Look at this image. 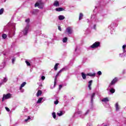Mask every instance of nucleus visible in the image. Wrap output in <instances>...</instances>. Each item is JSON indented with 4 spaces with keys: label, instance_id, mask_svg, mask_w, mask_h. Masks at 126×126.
<instances>
[{
    "label": "nucleus",
    "instance_id": "53",
    "mask_svg": "<svg viewBox=\"0 0 126 126\" xmlns=\"http://www.w3.org/2000/svg\"><path fill=\"white\" fill-rule=\"evenodd\" d=\"M4 56H5V54H3Z\"/></svg>",
    "mask_w": 126,
    "mask_h": 126
},
{
    "label": "nucleus",
    "instance_id": "22",
    "mask_svg": "<svg viewBox=\"0 0 126 126\" xmlns=\"http://www.w3.org/2000/svg\"><path fill=\"white\" fill-rule=\"evenodd\" d=\"M41 95H42V91L41 90L38 91L36 94L37 97H39V96H41Z\"/></svg>",
    "mask_w": 126,
    "mask_h": 126
},
{
    "label": "nucleus",
    "instance_id": "18",
    "mask_svg": "<svg viewBox=\"0 0 126 126\" xmlns=\"http://www.w3.org/2000/svg\"><path fill=\"white\" fill-rule=\"evenodd\" d=\"M110 88H108L107 90H110V93H112V94L113 93H115V92L116 91V90L114 89H110Z\"/></svg>",
    "mask_w": 126,
    "mask_h": 126
},
{
    "label": "nucleus",
    "instance_id": "25",
    "mask_svg": "<svg viewBox=\"0 0 126 126\" xmlns=\"http://www.w3.org/2000/svg\"><path fill=\"white\" fill-rule=\"evenodd\" d=\"M90 113V109H88L86 112L83 114L84 116H87Z\"/></svg>",
    "mask_w": 126,
    "mask_h": 126
},
{
    "label": "nucleus",
    "instance_id": "46",
    "mask_svg": "<svg viewBox=\"0 0 126 126\" xmlns=\"http://www.w3.org/2000/svg\"><path fill=\"white\" fill-rule=\"evenodd\" d=\"M62 87H63V85H59V89L60 90L62 89Z\"/></svg>",
    "mask_w": 126,
    "mask_h": 126
},
{
    "label": "nucleus",
    "instance_id": "16",
    "mask_svg": "<svg viewBox=\"0 0 126 126\" xmlns=\"http://www.w3.org/2000/svg\"><path fill=\"white\" fill-rule=\"evenodd\" d=\"M81 74L83 79H86V76H87V74H86L84 72H82Z\"/></svg>",
    "mask_w": 126,
    "mask_h": 126
},
{
    "label": "nucleus",
    "instance_id": "44",
    "mask_svg": "<svg viewBox=\"0 0 126 126\" xmlns=\"http://www.w3.org/2000/svg\"><path fill=\"white\" fill-rule=\"evenodd\" d=\"M5 110L7 111V112H9V108L8 107H5Z\"/></svg>",
    "mask_w": 126,
    "mask_h": 126
},
{
    "label": "nucleus",
    "instance_id": "5",
    "mask_svg": "<svg viewBox=\"0 0 126 126\" xmlns=\"http://www.w3.org/2000/svg\"><path fill=\"white\" fill-rule=\"evenodd\" d=\"M95 95H96V94L95 93H93L91 96V107H90L91 110L93 109V100L94 99Z\"/></svg>",
    "mask_w": 126,
    "mask_h": 126
},
{
    "label": "nucleus",
    "instance_id": "11",
    "mask_svg": "<svg viewBox=\"0 0 126 126\" xmlns=\"http://www.w3.org/2000/svg\"><path fill=\"white\" fill-rule=\"evenodd\" d=\"M72 27H69L66 29V32L69 35L72 34Z\"/></svg>",
    "mask_w": 126,
    "mask_h": 126
},
{
    "label": "nucleus",
    "instance_id": "50",
    "mask_svg": "<svg viewBox=\"0 0 126 126\" xmlns=\"http://www.w3.org/2000/svg\"><path fill=\"white\" fill-rule=\"evenodd\" d=\"M35 11H38V10L36 9L35 10Z\"/></svg>",
    "mask_w": 126,
    "mask_h": 126
},
{
    "label": "nucleus",
    "instance_id": "41",
    "mask_svg": "<svg viewBox=\"0 0 126 126\" xmlns=\"http://www.w3.org/2000/svg\"><path fill=\"white\" fill-rule=\"evenodd\" d=\"M98 75H102V72L101 71H99L97 72Z\"/></svg>",
    "mask_w": 126,
    "mask_h": 126
},
{
    "label": "nucleus",
    "instance_id": "4",
    "mask_svg": "<svg viewBox=\"0 0 126 126\" xmlns=\"http://www.w3.org/2000/svg\"><path fill=\"white\" fill-rule=\"evenodd\" d=\"M34 6L36 7H38V8L43 9L44 8V3L42 1V0H38L35 4Z\"/></svg>",
    "mask_w": 126,
    "mask_h": 126
},
{
    "label": "nucleus",
    "instance_id": "36",
    "mask_svg": "<svg viewBox=\"0 0 126 126\" xmlns=\"http://www.w3.org/2000/svg\"><path fill=\"white\" fill-rule=\"evenodd\" d=\"M25 63H26V64L28 66H30V65H31V63H30V62H28V61H26Z\"/></svg>",
    "mask_w": 126,
    "mask_h": 126
},
{
    "label": "nucleus",
    "instance_id": "37",
    "mask_svg": "<svg viewBox=\"0 0 126 126\" xmlns=\"http://www.w3.org/2000/svg\"><path fill=\"white\" fill-rule=\"evenodd\" d=\"M3 11H4V9L3 8L0 9V15H1L3 13Z\"/></svg>",
    "mask_w": 126,
    "mask_h": 126
},
{
    "label": "nucleus",
    "instance_id": "30",
    "mask_svg": "<svg viewBox=\"0 0 126 126\" xmlns=\"http://www.w3.org/2000/svg\"><path fill=\"white\" fill-rule=\"evenodd\" d=\"M83 18V14L82 13H80L79 17V20H81Z\"/></svg>",
    "mask_w": 126,
    "mask_h": 126
},
{
    "label": "nucleus",
    "instance_id": "8",
    "mask_svg": "<svg viewBox=\"0 0 126 126\" xmlns=\"http://www.w3.org/2000/svg\"><path fill=\"white\" fill-rule=\"evenodd\" d=\"M117 26L118 25L116 23L112 22L110 25L108 26V28L110 29V30H111V31H112V32H113V31H114V28L117 27Z\"/></svg>",
    "mask_w": 126,
    "mask_h": 126
},
{
    "label": "nucleus",
    "instance_id": "31",
    "mask_svg": "<svg viewBox=\"0 0 126 126\" xmlns=\"http://www.w3.org/2000/svg\"><path fill=\"white\" fill-rule=\"evenodd\" d=\"M56 10V11H63V8L61 7L57 8Z\"/></svg>",
    "mask_w": 126,
    "mask_h": 126
},
{
    "label": "nucleus",
    "instance_id": "43",
    "mask_svg": "<svg viewBox=\"0 0 126 126\" xmlns=\"http://www.w3.org/2000/svg\"><path fill=\"white\" fill-rule=\"evenodd\" d=\"M45 76H42L41 79H42V80H45Z\"/></svg>",
    "mask_w": 126,
    "mask_h": 126
},
{
    "label": "nucleus",
    "instance_id": "12",
    "mask_svg": "<svg viewBox=\"0 0 126 126\" xmlns=\"http://www.w3.org/2000/svg\"><path fill=\"white\" fill-rule=\"evenodd\" d=\"M34 120V117L31 116H29L28 117V118L26 120H25V123H29V122L31 121H33Z\"/></svg>",
    "mask_w": 126,
    "mask_h": 126
},
{
    "label": "nucleus",
    "instance_id": "51",
    "mask_svg": "<svg viewBox=\"0 0 126 126\" xmlns=\"http://www.w3.org/2000/svg\"><path fill=\"white\" fill-rule=\"evenodd\" d=\"M30 70H31V71H32V69H31Z\"/></svg>",
    "mask_w": 126,
    "mask_h": 126
},
{
    "label": "nucleus",
    "instance_id": "27",
    "mask_svg": "<svg viewBox=\"0 0 126 126\" xmlns=\"http://www.w3.org/2000/svg\"><path fill=\"white\" fill-rule=\"evenodd\" d=\"M7 81V78H4L1 83H0V85H2L3 82H6Z\"/></svg>",
    "mask_w": 126,
    "mask_h": 126
},
{
    "label": "nucleus",
    "instance_id": "34",
    "mask_svg": "<svg viewBox=\"0 0 126 126\" xmlns=\"http://www.w3.org/2000/svg\"><path fill=\"white\" fill-rule=\"evenodd\" d=\"M58 66H59V63H57L54 66V70H58Z\"/></svg>",
    "mask_w": 126,
    "mask_h": 126
},
{
    "label": "nucleus",
    "instance_id": "6",
    "mask_svg": "<svg viewBox=\"0 0 126 126\" xmlns=\"http://www.w3.org/2000/svg\"><path fill=\"white\" fill-rule=\"evenodd\" d=\"M92 18H93L94 23H98V22H101L102 21L99 18L96 17L95 15H92Z\"/></svg>",
    "mask_w": 126,
    "mask_h": 126
},
{
    "label": "nucleus",
    "instance_id": "13",
    "mask_svg": "<svg viewBox=\"0 0 126 126\" xmlns=\"http://www.w3.org/2000/svg\"><path fill=\"white\" fill-rule=\"evenodd\" d=\"M115 108L116 112L120 111V109H121V106H120V105H119L118 102H117L115 104Z\"/></svg>",
    "mask_w": 126,
    "mask_h": 126
},
{
    "label": "nucleus",
    "instance_id": "49",
    "mask_svg": "<svg viewBox=\"0 0 126 126\" xmlns=\"http://www.w3.org/2000/svg\"><path fill=\"white\" fill-rule=\"evenodd\" d=\"M123 72V74H125V73H126V71L124 70Z\"/></svg>",
    "mask_w": 126,
    "mask_h": 126
},
{
    "label": "nucleus",
    "instance_id": "1",
    "mask_svg": "<svg viewBox=\"0 0 126 126\" xmlns=\"http://www.w3.org/2000/svg\"><path fill=\"white\" fill-rule=\"evenodd\" d=\"M25 22L27 23V26L24 30L20 32L19 37H22V36L27 35V33H28V30H29V27H30V25H29V23L30 22V19H26Z\"/></svg>",
    "mask_w": 126,
    "mask_h": 126
},
{
    "label": "nucleus",
    "instance_id": "47",
    "mask_svg": "<svg viewBox=\"0 0 126 126\" xmlns=\"http://www.w3.org/2000/svg\"><path fill=\"white\" fill-rule=\"evenodd\" d=\"M58 29H59V30H60V31H62V28H61V27L59 26Z\"/></svg>",
    "mask_w": 126,
    "mask_h": 126
},
{
    "label": "nucleus",
    "instance_id": "35",
    "mask_svg": "<svg viewBox=\"0 0 126 126\" xmlns=\"http://www.w3.org/2000/svg\"><path fill=\"white\" fill-rule=\"evenodd\" d=\"M63 43H66L67 42V37H64L63 39Z\"/></svg>",
    "mask_w": 126,
    "mask_h": 126
},
{
    "label": "nucleus",
    "instance_id": "23",
    "mask_svg": "<svg viewBox=\"0 0 126 126\" xmlns=\"http://www.w3.org/2000/svg\"><path fill=\"white\" fill-rule=\"evenodd\" d=\"M43 97L39 98L38 99L37 101L36 102V104H40L42 103V101L43 100Z\"/></svg>",
    "mask_w": 126,
    "mask_h": 126
},
{
    "label": "nucleus",
    "instance_id": "19",
    "mask_svg": "<svg viewBox=\"0 0 126 126\" xmlns=\"http://www.w3.org/2000/svg\"><path fill=\"white\" fill-rule=\"evenodd\" d=\"M4 66H5V62H3L0 65V69H2L4 68Z\"/></svg>",
    "mask_w": 126,
    "mask_h": 126
},
{
    "label": "nucleus",
    "instance_id": "2",
    "mask_svg": "<svg viewBox=\"0 0 126 126\" xmlns=\"http://www.w3.org/2000/svg\"><path fill=\"white\" fill-rule=\"evenodd\" d=\"M7 26H10L12 28L9 32V36L11 38L12 36L15 35V24L9 22L8 23Z\"/></svg>",
    "mask_w": 126,
    "mask_h": 126
},
{
    "label": "nucleus",
    "instance_id": "28",
    "mask_svg": "<svg viewBox=\"0 0 126 126\" xmlns=\"http://www.w3.org/2000/svg\"><path fill=\"white\" fill-rule=\"evenodd\" d=\"M2 39H3L4 40H5V39L7 38V35H6L5 33H3L2 34Z\"/></svg>",
    "mask_w": 126,
    "mask_h": 126
},
{
    "label": "nucleus",
    "instance_id": "21",
    "mask_svg": "<svg viewBox=\"0 0 126 126\" xmlns=\"http://www.w3.org/2000/svg\"><path fill=\"white\" fill-rule=\"evenodd\" d=\"M58 18L59 20H63L65 17L63 15H59Z\"/></svg>",
    "mask_w": 126,
    "mask_h": 126
},
{
    "label": "nucleus",
    "instance_id": "20",
    "mask_svg": "<svg viewBox=\"0 0 126 126\" xmlns=\"http://www.w3.org/2000/svg\"><path fill=\"white\" fill-rule=\"evenodd\" d=\"M26 85V82H24L23 83L21 84V86L20 87V90L22 89L23 87H24Z\"/></svg>",
    "mask_w": 126,
    "mask_h": 126
},
{
    "label": "nucleus",
    "instance_id": "15",
    "mask_svg": "<svg viewBox=\"0 0 126 126\" xmlns=\"http://www.w3.org/2000/svg\"><path fill=\"white\" fill-rule=\"evenodd\" d=\"M53 5L54 6H56V7H58V6H60V3L59 2V1H55Z\"/></svg>",
    "mask_w": 126,
    "mask_h": 126
},
{
    "label": "nucleus",
    "instance_id": "17",
    "mask_svg": "<svg viewBox=\"0 0 126 126\" xmlns=\"http://www.w3.org/2000/svg\"><path fill=\"white\" fill-rule=\"evenodd\" d=\"M93 82V80H90L89 82V84H88V88L90 90H91L92 88H91V85H92V83Z\"/></svg>",
    "mask_w": 126,
    "mask_h": 126
},
{
    "label": "nucleus",
    "instance_id": "3",
    "mask_svg": "<svg viewBox=\"0 0 126 126\" xmlns=\"http://www.w3.org/2000/svg\"><path fill=\"white\" fill-rule=\"evenodd\" d=\"M64 70H65V68H63L61 69L56 74V77L55 78V81H54V85L53 87L51 86V89H53V88H55V87L56 86V84H57V77L60 75V73L61 72H63V71H64Z\"/></svg>",
    "mask_w": 126,
    "mask_h": 126
},
{
    "label": "nucleus",
    "instance_id": "42",
    "mask_svg": "<svg viewBox=\"0 0 126 126\" xmlns=\"http://www.w3.org/2000/svg\"><path fill=\"white\" fill-rule=\"evenodd\" d=\"M14 62H15V58H13L12 59V63H14Z\"/></svg>",
    "mask_w": 126,
    "mask_h": 126
},
{
    "label": "nucleus",
    "instance_id": "14",
    "mask_svg": "<svg viewBox=\"0 0 126 126\" xmlns=\"http://www.w3.org/2000/svg\"><path fill=\"white\" fill-rule=\"evenodd\" d=\"M88 76H91V77H95L96 76V73H89L87 74Z\"/></svg>",
    "mask_w": 126,
    "mask_h": 126
},
{
    "label": "nucleus",
    "instance_id": "29",
    "mask_svg": "<svg viewBox=\"0 0 126 126\" xmlns=\"http://www.w3.org/2000/svg\"><path fill=\"white\" fill-rule=\"evenodd\" d=\"M28 112V108L25 107L23 111V113H24V114H26V113H27Z\"/></svg>",
    "mask_w": 126,
    "mask_h": 126
},
{
    "label": "nucleus",
    "instance_id": "32",
    "mask_svg": "<svg viewBox=\"0 0 126 126\" xmlns=\"http://www.w3.org/2000/svg\"><path fill=\"white\" fill-rule=\"evenodd\" d=\"M119 56L121 58H123V57H126V53H124V51H123V53H120L119 54Z\"/></svg>",
    "mask_w": 126,
    "mask_h": 126
},
{
    "label": "nucleus",
    "instance_id": "48",
    "mask_svg": "<svg viewBox=\"0 0 126 126\" xmlns=\"http://www.w3.org/2000/svg\"><path fill=\"white\" fill-rule=\"evenodd\" d=\"M77 51V47H76L75 49V53H76V51Z\"/></svg>",
    "mask_w": 126,
    "mask_h": 126
},
{
    "label": "nucleus",
    "instance_id": "45",
    "mask_svg": "<svg viewBox=\"0 0 126 126\" xmlns=\"http://www.w3.org/2000/svg\"><path fill=\"white\" fill-rule=\"evenodd\" d=\"M96 26H97V25L96 24H94L93 26V29H96Z\"/></svg>",
    "mask_w": 126,
    "mask_h": 126
},
{
    "label": "nucleus",
    "instance_id": "39",
    "mask_svg": "<svg viewBox=\"0 0 126 126\" xmlns=\"http://www.w3.org/2000/svg\"><path fill=\"white\" fill-rule=\"evenodd\" d=\"M77 114H78V115H81L82 114V111H78L77 112Z\"/></svg>",
    "mask_w": 126,
    "mask_h": 126
},
{
    "label": "nucleus",
    "instance_id": "26",
    "mask_svg": "<svg viewBox=\"0 0 126 126\" xmlns=\"http://www.w3.org/2000/svg\"><path fill=\"white\" fill-rule=\"evenodd\" d=\"M57 115L59 117H62V116L63 115V111H59L57 113Z\"/></svg>",
    "mask_w": 126,
    "mask_h": 126
},
{
    "label": "nucleus",
    "instance_id": "9",
    "mask_svg": "<svg viewBox=\"0 0 126 126\" xmlns=\"http://www.w3.org/2000/svg\"><path fill=\"white\" fill-rule=\"evenodd\" d=\"M10 98H11V94H4L2 98V102L7 99H10Z\"/></svg>",
    "mask_w": 126,
    "mask_h": 126
},
{
    "label": "nucleus",
    "instance_id": "7",
    "mask_svg": "<svg viewBox=\"0 0 126 126\" xmlns=\"http://www.w3.org/2000/svg\"><path fill=\"white\" fill-rule=\"evenodd\" d=\"M101 43L100 42L96 41L94 42L92 45H91L90 48H91L92 49H96V48H98V47H100V44Z\"/></svg>",
    "mask_w": 126,
    "mask_h": 126
},
{
    "label": "nucleus",
    "instance_id": "38",
    "mask_svg": "<svg viewBox=\"0 0 126 126\" xmlns=\"http://www.w3.org/2000/svg\"><path fill=\"white\" fill-rule=\"evenodd\" d=\"M52 117L54 118V119H56L57 116L56 115V113L53 112L52 113Z\"/></svg>",
    "mask_w": 126,
    "mask_h": 126
},
{
    "label": "nucleus",
    "instance_id": "40",
    "mask_svg": "<svg viewBox=\"0 0 126 126\" xmlns=\"http://www.w3.org/2000/svg\"><path fill=\"white\" fill-rule=\"evenodd\" d=\"M55 105H58L59 104V101L58 100L54 101Z\"/></svg>",
    "mask_w": 126,
    "mask_h": 126
},
{
    "label": "nucleus",
    "instance_id": "54",
    "mask_svg": "<svg viewBox=\"0 0 126 126\" xmlns=\"http://www.w3.org/2000/svg\"><path fill=\"white\" fill-rule=\"evenodd\" d=\"M37 35H40V34H37Z\"/></svg>",
    "mask_w": 126,
    "mask_h": 126
},
{
    "label": "nucleus",
    "instance_id": "24",
    "mask_svg": "<svg viewBox=\"0 0 126 126\" xmlns=\"http://www.w3.org/2000/svg\"><path fill=\"white\" fill-rule=\"evenodd\" d=\"M102 101L104 102L105 103H106L107 102H109V99L108 98V97H105L102 99Z\"/></svg>",
    "mask_w": 126,
    "mask_h": 126
},
{
    "label": "nucleus",
    "instance_id": "10",
    "mask_svg": "<svg viewBox=\"0 0 126 126\" xmlns=\"http://www.w3.org/2000/svg\"><path fill=\"white\" fill-rule=\"evenodd\" d=\"M117 81H118V78H115L111 82L108 86V88H112V85H114L117 83Z\"/></svg>",
    "mask_w": 126,
    "mask_h": 126
},
{
    "label": "nucleus",
    "instance_id": "33",
    "mask_svg": "<svg viewBox=\"0 0 126 126\" xmlns=\"http://www.w3.org/2000/svg\"><path fill=\"white\" fill-rule=\"evenodd\" d=\"M126 45H124L122 47V49L123 50V52L124 53H126Z\"/></svg>",
    "mask_w": 126,
    "mask_h": 126
},
{
    "label": "nucleus",
    "instance_id": "52",
    "mask_svg": "<svg viewBox=\"0 0 126 126\" xmlns=\"http://www.w3.org/2000/svg\"><path fill=\"white\" fill-rule=\"evenodd\" d=\"M88 126H91V125H88Z\"/></svg>",
    "mask_w": 126,
    "mask_h": 126
}]
</instances>
